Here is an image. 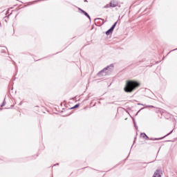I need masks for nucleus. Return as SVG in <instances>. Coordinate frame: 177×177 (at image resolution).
Segmentation results:
<instances>
[{
    "mask_svg": "<svg viewBox=\"0 0 177 177\" xmlns=\"http://www.w3.org/2000/svg\"><path fill=\"white\" fill-rule=\"evenodd\" d=\"M139 86H140V84H139V82L133 80H129L126 83L124 91L125 92H132L135 91L136 88H139Z\"/></svg>",
    "mask_w": 177,
    "mask_h": 177,
    "instance_id": "1",
    "label": "nucleus"
},
{
    "mask_svg": "<svg viewBox=\"0 0 177 177\" xmlns=\"http://www.w3.org/2000/svg\"><path fill=\"white\" fill-rule=\"evenodd\" d=\"M115 26H117V22H115L113 26L106 32V35H110V34L113 33V31H114V28H115Z\"/></svg>",
    "mask_w": 177,
    "mask_h": 177,
    "instance_id": "2",
    "label": "nucleus"
},
{
    "mask_svg": "<svg viewBox=\"0 0 177 177\" xmlns=\"http://www.w3.org/2000/svg\"><path fill=\"white\" fill-rule=\"evenodd\" d=\"M118 5V3L115 1H112L110 2V6L111 8H115Z\"/></svg>",
    "mask_w": 177,
    "mask_h": 177,
    "instance_id": "3",
    "label": "nucleus"
},
{
    "mask_svg": "<svg viewBox=\"0 0 177 177\" xmlns=\"http://www.w3.org/2000/svg\"><path fill=\"white\" fill-rule=\"evenodd\" d=\"M113 67H114L113 65H110L107 68H105L102 71H101V73H106L107 70H112Z\"/></svg>",
    "mask_w": 177,
    "mask_h": 177,
    "instance_id": "4",
    "label": "nucleus"
},
{
    "mask_svg": "<svg viewBox=\"0 0 177 177\" xmlns=\"http://www.w3.org/2000/svg\"><path fill=\"white\" fill-rule=\"evenodd\" d=\"M81 10L82 13H84V15L85 16H86L89 19H91V17L89 16V15H88V14L86 13V12H85V11L83 10Z\"/></svg>",
    "mask_w": 177,
    "mask_h": 177,
    "instance_id": "5",
    "label": "nucleus"
},
{
    "mask_svg": "<svg viewBox=\"0 0 177 177\" xmlns=\"http://www.w3.org/2000/svg\"><path fill=\"white\" fill-rule=\"evenodd\" d=\"M141 136L142 138H146V139H149V137L147 136H146V133H141Z\"/></svg>",
    "mask_w": 177,
    "mask_h": 177,
    "instance_id": "6",
    "label": "nucleus"
},
{
    "mask_svg": "<svg viewBox=\"0 0 177 177\" xmlns=\"http://www.w3.org/2000/svg\"><path fill=\"white\" fill-rule=\"evenodd\" d=\"M111 7L109 4H107L106 6H104L105 8H109Z\"/></svg>",
    "mask_w": 177,
    "mask_h": 177,
    "instance_id": "7",
    "label": "nucleus"
},
{
    "mask_svg": "<svg viewBox=\"0 0 177 177\" xmlns=\"http://www.w3.org/2000/svg\"><path fill=\"white\" fill-rule=\"evenodd\" d=\"M77 107H78V104H76V105L74 106V109H77Z\"/></svg>",
    "mask_w": 177,
    "mask_h": 177,
    "instance_id": "8",
    "label": "nucleus"
},
{
    "mask_svg": "<svg viewBox=\"0 0 177 177\" xmlns=\"http://www.w3.org/2000/svg\"><path fill=\"white\" fill-rule=\"evenodd\" d=\"M3 106H5V102H3V103L1 104V107H3Z\"/></svg>",
    "mask_w": 177,
    "mask_h": 177,
    "instance_id": "9",
    "label": "nucleus"
},
{
    "mask_svg": "<svg viewBox=\"0 0 177 177\" xmlns=\"http://www.w3.org/2000/svg\"><path fill=\"white\" fill-rule=\"evenodd\" d=\"M84 2H88V1H86V0H84Z\"/></svg>",
    "mask_w": 177,
    "mask_h": 177,
    "instance_id": "10",
    "label": "nucleus"
}]
</instances>
